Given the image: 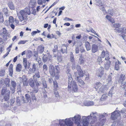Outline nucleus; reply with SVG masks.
I'll list each match as a JSON object with an SVG mask.
<instances>
[{
    "instance_id": "4468645a",
    "label": "nucleus",
    "mask_w": 126,
    "mask_h": 126,
    "mask_svg": "<svg viewBox=\"0 0 126 126\" xmlns=\"http://www.w3.org/2000/svg\"><path fill=\"white\" fill-rule=\"evenodd\" d=\"M12 87H10V89L11 90V93H14L15 92V89L16 86V83L14 80H12L11 82Z\"/></svg>"
},
{
    "instance_id": "052dcab7",
    "label": "nucleus",
    "mask_w": 126,
    "mask_h": 126,
    "mask_svg": "<svg viewBox=\"0 0 126 126\" xmlns=\"http://www.w3.org/2000/svg\"><path fill=\"white\" fill-rule=\"evenodd\" d=\"M54 94L55 95V96L56 97H59V94L57 90H55L54 91Z\"/></svg>"
},
{
    "instance_id": "39448f33",
    "label": "nucleus",
    "mask_w": 126,
    "mask_h": 126,
    "mask_svg": "<svg viewBox=\"0 0 126 126\" xmlns=\"http://www.w3.org/2000/svg\"><path fill=\"white\" fill-rule=\"evenodd\" d=\"M50 63L49 66V72L51 75L54 76L56 73H59L60 72V68L56 66L54 67L53 65Z\"/></svg>"
},
{
    "instance_id": "680f3d73",
    "label": "nucleus",
    "mask_w": 126,
    "mask_h": 126,
    "mask_svg": "<svg viewBox=\"0 0 126 126\" xmlns=\"http://www.w3.org/2000/svg\"><path fill=\"white\" fill-rule=\"evenodd\" d=\"M3 12L4 13L5 15H6L8 14V11L7 10V8H5L3 9Z\"/></svg>"
},
{
    "instance_id": "79ce46f5",
    "label": "nucleus",
    "mask_w": 126,
    "mask_h": 126,
    "mask_svg": "<svg viewBox=\"0 0 126 126\" xmlns=\"http://www.w3.org/2000/svg\"><path fill=\"white\" fill-rule=\"evenodd\" d=\"M79 76H78L77 77V79H76L75 78V79L76 80H77L80 83L81 85H83L84 84V83L83 82V81L81 79H79Z\"/></svg>"
},
{
    "instance_id": "2f4dec72",
    "label": "nucleus",
    "mask_w": 126,
    "mask_h": 126,
    "mask_svg": "<svg viewBox=\"0 0 126 126\" xmlns=\"http://www.w3.org/2000/svg\"><path fill=\"white\" fill-rule=\"evenodd\" d=\"M22 68V66L21 64H18L16 65V70L17 72H20Z\"/></svg>"
},
{
    "instance_id": "c85d7f7f",
    "label": "nucleus",
    "mask_w": 126,
    "mask_h": 126,
    "mask_svg": "<svg viewBox=\"0 0 126 126\" xmlns=\"http://www.w3.org/2000/svg\"><path fill=\"white\" fill-rule=\"evenodd\" d=\"M110 61H106L105 64V68L106 70H108L110 65Z\"/></svg>"
},
{
    "instance_id": "bf43d9fd",
    "label": "nucleus",
    "mask_w": 126,
    "mask_h": 126,
    "mask_svg": "<svg viewBox=\"0 0 126 126\" xmlns=\"http://www.w3.org/2000/svg\"><path fill=\"white\" fill-rule=\"evenodd\" d=\"M121 25L118 23H116L113 25L114 27L116 28H118L121 27Z\"/></svg>"
},
{
    "instance_id": "9d476101",
    "label": "nucleus",
    "mask_w": 126,
    "mask_h": 126,
    "mask_svg": "<svg viewBox=\"0 0 126 126\" xmlns=\"http://www.w3.org/2000/svg\"><path fill=\"white\" fill-rule=\"evenodd\" d=\"M80 116L79 115H76L72 118V120L74 122L75 124L77 125H80Z\"/></svg>"
},
{
    "instance_id": "338daca9",
    "label": "nucleus",
    "mask_w": 126,
    "mask_h": 126,
    "mask_svg": "<svg viewBox=\"0 0 126 126\" xmlns=\"http://www.w3.org/2000/svg\"><path fill=\"white\" fill-rule=\"evenodd\" d=\"M4 23L5 25L7 26H8L10 24V23L9 22V21L7 20H6L4 22Z\"/></svg>"
},
{
    "instance_id": "a18cd8bd",
    "label": "nucleus",
    "mask_w": 126,
    "mask_h": 126,
    "mask_svg": "<svg viewBox=\"0 0 126 126\" xmlns=\"http://www.w3.org/2000/svg\"><path fill=\"white\" fill-rule=\"evenodd\" d=\"M53 84L54 85V88L55 90H57L58 89V86L57 82L56 81L53 82Z\"/></svg>"
},
{
    "instance_id": "f03ea898",
    "label": "nucleus",
    "mask_w": 126,
    "mask_h": 126,
    "mask_svg": "<svg viewBox=\"0 0 126 126\" xmlns=\"http://www.w3.org/2000/svg\"><path fill=\"white\" fill-rule=\"evenodd\" d=\"M31 13L30 9L28 7L21 10L18 12H17V15L21 22L23 23V25L26 23L28 15H30Z\"/></svg>"
},
{
    "instance_id": "7c9ffc66",
    "label": "nucleus",
    "mask_w": 126,
    "mask_h": 126,
    "mask_svg": "<svg viewBox=\"0 0 126 126\" xmlns=\"http://www.w3.org/2000/svg\"><path fill=\"white\" fill-rule=\"evenodd\" d=\"M49 0H38L37 3L39 5H41L46 3V1H48Z\"/></svg>"
},
{
    "instance_id": "49530a36",
    "label": "nucleus",
    "mask_w": 126,
    "mask_h": 126,
    "mask_svg": "<svg viewBox=\"0 0 126 126\" xmlns=\"http://www.w3.org/2000/svg\"><path fill=\"white\" fill-rule=\"evenodd\" d=\"M126 82H122L121 83V87L122 90H124L126 87Z\"/></svg>"
},
{
    "instance_id": "774afa93",
    "label": "nucleus",
    "mask_w": 126,
    "mask_h": 126,
    "mask_svg": "<svg viewBox=\"0 0 126 126\" xmlns=\"http://www.w3.org/2000/svg\"><path fill=\"white\" fill-rule=\"evenodd\" d=\"M119 66L118 64H116L115 66V70H118L119 69Z\"/></svg>"
},
{
    "instance_id": "393cba45",
    "label": "nucleus",
    "mask_w": 126,
    "mask_h": 126,
    "mask_svg": "<svg viewBox=\"0 0 126 126\" xmlns=\"http://www.w3.org/2000/svg\"><path fill=\"white\" fill-rule=\"evenodd\" d=\"M104 68L102 67H100L99 69V72L98 74V77L102 78L104 74Z\"/></svg>"
},
{
    "instance_id": "5fc2aeb1",
    "label": "nucleus",
    "mask_w": 126,
    "mask_h": 126,
    "mask_svg": "<svg viewBox=\"0 0 126 126\" xmlns=\"http://www.w3.org/2000/svg\"><path fill=\"white\" fill-rule=\"evenodd\" d=\"M36 70H38L36 69V65L35 63H33V64L32 68V72H33L34 71Z\"/></svg>"
},
{
    "instance_id": "aec40b11",
    "label": "nucleus",
    "mask_w": 126,
    "mask_h": 126,
    "mask_svg": "<svg viewBox=\"0 0 126 126\" xmlns=\"http://www.w3.org/2000/svg\"><path fill=\"white\" fill-rule=\"evenodd\" d=\"M108 88L109 87L107 85H103L100 88L99 90L101 92H103L107 90Z\"/></svg>"
},
{
    "instance_id": "e2e57ef3",
    "label": "nucleus",
    "mask_w": 126,
    "mask_h": 126,
    "mask_svg": "<svg viewBox=\"0 0 126 126\" xmlns=\"http://www.w3.org/2000/svg\"><path fill=\"white\" fill-rule=\"evenodd\" d=\"M101 10L103 11V13L104 14L107 13L106 10L105 9V8L103 6H102L101 8Z\"/></svg>"
},
{
    "instance_id": "864d4df0",
    "label": "nucleus",
    "mask_w": 126,
    "mask_h": 126,
    "mask_svg": "<svg viewBox=\"0 0 126 126\" xmlns=\"http://www.w3.org/2000/svg\"><path fill=\"white\" fill-rule=\"evenodd\" d=\"M121 30H119L118 31L119 32H123L124 33H126V29L124 28H122L120 29Z\"/></svg>"
},
{
    "instance_id": "3c124183",
    "label": "nucleus",
    "mask_w": 126,
    "mask_h": 126,
    "mask_svg": "<svg viewBox=\"0 0 126 126\" xmlns=\"http://www.w3.org/2000/svg\"><path fill=\"white\" fill-rule=\"evenodd\" d=\"M5 74V72L4 70H0V76H4Z\"/></svg>"
},
{
    "instance_id": "ddd939ff",
    "label": "nucleus",
    "mask_w": 126,
    "mask_h": 126,
    "mask_svg": "<svg viewBox=\"0 0 126 126\" xmlns=\"http://www.w3.org/2000/svg\"><path fill=\"white\" fill-rule=\"evenodd\" d=\"M29 93L28 94H26L25 95V96L26 97V100H25L23 98H24V97H22V98L23 99V101H21V102L22 101L23 103H30L31 102V98L30 97L31 95L30 94V93H29V92H28Z\"/></svg>"
},
{
    "instance_id": "8fccbe9b",
    "label": "nucleus",
    "mask_w": 126,
    "mask_h": 126,
    "mask_svg": "<svg viewBox=\"0 0 126 126\" xmlns=\"http://www.w3.org/2000/svg\"><path fill=\"white\" fill-rule=\"evenodd\" d=\"M3 18L2 14L0 12V22L2 23L3 22Z\"/></svg>"
},
{
    "instance_id": "f704fd0d",
    "label": "nucleus",
    "mask_w": 126,
    "mask_h": 126,
    "mask_svg": "<svg viewBox=\"0 0 126 126\" xmlns=\"http://www.w3.org/2000/svg\"><path fill=\"white\" fill-rule=\"evenodd\" d=\"M44 48L43 46H40L38 47V51L40 53H42L44 50Z\"/></svg>"
},
{
    "instance_id": "a19ab883",
    "label": "nucleus",
    "mask_w": 126,
    "mask_h": 126,
    "mask_svg": "<svg viewBox=\"0 0 126 126\" xmlns=\"http://www.w3.org/2000/svg\"><path fill=\"white\" fill-rule=\"evenodd\" d=\"M42 84L44 88H46L47 87V85L45 80L44 79H42Z\"/></svg>"
},
{
    "instance_id": "a878e982",
    "label": "nucleus",
    "mask_w": 126,
    "mask_h": 126,
    "mask_svg": "<svg viewBox=\"0 0 126 126\" xmlns=\"http://www.w3.org/2000/svg\"><path fill=\"white\" fill-rule=\"evenodd\" d=\"M98 49V47L97 45L94 44L92 46V52L94 53L96 52Z\"/></svg>"
},
{
    "instance_id": "412c9836",
    "label": "nucleus",
    "mask_w": 126,
    "mask_h": 126,
    "mask_svg": "<svg viewBox=\"0 0 126 126\" xmlns=\"http://www.w3.org/2000/svg\"><path fill=\"white\" fill-rule=\"evenodd\" d=\"M94 103L93 101H85L83 103V104L85 106H89L94 105Z\"/></svg>"
},
{
    "instance_id": "0eeeda50",
    "label": "nucleus",
    "mask_w": 126,
    "mask_h": 126,
    "mask_svg": "<svg viewBox=\"0 0 126 126\" xmlns=\"http://www.w3.org/2000/svg\"><path fill=\"white\" fill-rule=\"evenodd\" d=\"M89 116H88L87 117L85 116H83L81 119L82 122L81 125H77V126H88L89 122L88 120Z\"/></svg>"
},
{
    "instance_id": "4be33fe9",
    "label": "nucleus",
    "mask_w": 126,
    "mask_h": 126,
    "mask_svg": "<svg viewBox=\"0 0 126 126\" xmlns=\"http://www.w3.org/2000/svg\"><path fill=\"white\" fill-rule=\"evenodd\" d=\"M36 4V2L35 0H31L29 4V7L33 8L35 7Z\"/></svg>"
},
{
    "instance_id": "c756f323",
    "label": "nucleus",
    "mask_w": 126,
    "mask_h": 126,
    "mask_svg": "<svg viewBox=\"0 0 126 126\" xmlns=\"http://www.w3.org/2000/svg\"><path fill=\"white\" fill-rule=\"evenodd\" d=\"M109 15L111 16H113L114 14V10L112 9H110L108 10V12H107Z\"/></svg>"
},
{
    "instance_id": "e433bc0d",
    "label": "nucleus",
    "mask_w": 126,
    "mask_h": 126,
    "mask_svg": "<svg viewBox=\"0 0 126 126\" xmlns=\"http://www.w3.org/2000/svg\"><path fill=\"white\" fill-rule=\"evenodd\" d=\"M47 100H48L47 101H46V102L47 103H49L50 102L54 103L55 101L54 100V99L52 98H47V99H46Z\"/></svg>"
},
{
    "instance_id": "13d9d810",
    "label": "nucleus",
    "mask_w": 126,
    "mask_h": 126,
    "mask_svg": "<svg viewBox=\"0 0 126 126\" xmlns=\"http://www.w3.org/2000/svg\"><path fill=\"white\" fill-rule=\"evenodd\" d=\"M34 58L35 61H37L38 57V53L37 52H35L34 54Z\"/></svg>"
},
{
    "instance_id": "1a4fd4ad",
    "label": "nucleus",
    "mask_w": 126,
    "mask_h": 126,
    "mask_svg": "<svg viewBox=\"0 0 126 126\" xmlns=\"http://www.w3.org/2000/svg\"><path fill=\"white\" fill-rule=\"evenodd\" d=\"M33 90L32 92H30V94L32 97V100H36V98L35 97L34 93H37L38 91V87H33Z\"/></svg>"
},
{
    "instance_id": "4d7b16f0",
    "label": "nucleus",
    "mask_w": 126,
    "mask_h": 126,
    "mask_svg": "<svg viewBox=\"0 0 126 126\" xmlns=\"http://www.w3.org/2000/svg\"><path fill=\"white\" fill-rule=\"evenodd\" d=\"M43 70L44 72L46 71L47 70V67L46 64H44L43 66Z\"/></svg>"
},
{
    "instance_id": "de8ad7c7",
    "label": "nucleus",
    "mask_w": 126,
    "mask_h": 126,
    "mask_svg": "<svg viewBox=\"0 0 126 126\" xmlns=\"http://www.w3.org/2000/svg\"><path fill=\"white\" fill-rule=\"evenodd\" d=\"M106 55V52L105 51L103 50L101 53L100 57L102 58H104Z\"/></svg>"
},
{
    "instance_id": "9b49d317",
    "label": "nucleus",
    "mask_w": 126,
    "mask_h": 126,
    "mask_svg": "<svg viewBox=\"0 0 126 126\" xmlns=\"http://www.w3.org/2000/svg\"><path fill=\"white\" fill-rule=\"evenodd\" d=\"M19 79L20 83H23V86H25L28 85V82L27 81L26 76L24 75L22 78H20Z\"/></svg>"
},
{
    "instance_id": "5701e85b",
    "label": "nucleus",
    "mask_w": 126,
    "mask_h": 126,
    "mask_svg": "<svg viewBox=\"0 0 126 126\" xmlns=\"http://www.w3.org/2000/svg\"><path fill=\"white\" fill-rule=\"evenodd\" d=\"M60 51L62 52L63 54L64 53H67V46L65 45H62V48Z\"/></svg>"
},
{
    "instance_id": "58836bf2",
    "label": "nucleus",
    "mask_w": 126,
    "mask_h": 126,
    "mask_svg": "<svg viewBox=\"0 0 126 126\" xmlns=\"http://www.w3.org/2000/svg\"><path fill=\"white\" fill-rule=\"evenodd\" d=\"M8 21L10 24L14 23V18L12 16H10L9 17Z\"/></svg>"
},
{
    "instance_id": "f257e3e1",
    "label": "nucleus",
    "mask_w": 126,
    "mask_h": 126,
    "mask_svg": "<svg viewBox=\"0 0 126 126\" xmlns=\"http://www.w3.org/2000/svg\"><path fill=\"white\" fill-rule=\"evenodd\" d=\"M70 71L69 67H67L66 68V71L68 76V91L70 92L72 91L76 92L78 91L77 87L76 82L73 81H72L71 75L70 73Z\"/></svg>"
},
{
    "instance_id": "b1692460",
    "label": "nucleus",
    "mask_w": 126,
    "mask_h": 126,
    "mask_svg": "<svg viewBox=\"0 0 126 126\" xmlns=\"http://www.w3.org/2000/svg\"><path fill=\"white\" fill-rule=\"evenodd\" d=\"M33 79L30 78V79L29 81V85L32 88H33L34 87L35 82L36 80H34Z\"/></svg>"
},
{
    "instance_id": "09e8293b",
    "label": "nucleus",
    "mask_w": 126,
    "mask_h": 126,
    "mask_svg": "<svg viewBox=\"0 0 126 126\" xmlns=\"http://www.w3.org/2000/svg\"><path fill=\"white\" fill-rule=\"evenodd\" d=\"M70 60L71 62H73V64H75V62H74L75 58H74V56H70Z\"/></svg>"
},
{
    "instance_id": "72a5a7b5",
    "label": "nucleus",
    "mask_w": 126,
    "mask_h": 126,
    "mask_svg": "<svg viewBox=\"0 0 126 126\" xmlns=\"http://www.w3.org/2000/svg\"><path fill=\"white\" fill-rule=\"evenodd\" d=\"M10 79L8 78H6L5 80V83L7 86L9 87L10 86L9 82Z\"/></svg>"
},
{
    "instance_id": "a211bd4d",
    "label": "nucleus",
    "mask_w": 126,
    "mask_h": 126,
    "mask_svg": "<svg viewBox=\"0 0 126 126\" xmlns=\"http://www.w3.org/2000/svg\"><path fill=\"white\" fill-rule=\"evenodd\" d=\"M112 126H123V125L119 120L117 119L114 121Z\"/></svg>"
},
{
    "instance_id": "20e7f679",
    "label": "nucleus",
    "mask_w": 126,
    "mask_h": 126,
    "mask_svg": "<svg viewBox=\"0 0 126 126\" xmlns=\"http://www.w3.org/2000/svg\"><path fill=\"white\" fill-rule=\"evenodd\" d=\"M72 69L73 70L76 69L78 71V73L76 72H74V76L76 79L78 76L80 77H83V71L81 70L80 66L79 65H76L75 64L72 65Z\"/></svg>"
},
{
    "instance_id": "f3484780",
    "label": "nucleus",
    "mask_w": 126,
    "mask_h": 126,
    "mask_svg": "<svg viewBox=\"0 0 126 126\" xmlns=\"http://www.w3.org/2000/svg\"><path fill=\"white\" fill-rule=\"evenodd\" d=\"M23 62L25 69H27V68H28L30 66V63L27 62V59L25 58H23Z\"/></svg>"
},
{
    "instance_id": "2eb2a0df",
    "label": "nucleus",
    "mask_w": 126,
    "mask_h": 126,
    "mask_svg": "<svg viewBox=\"0 0 126 126\" xmlns=\"http://www.w3.org/2000/svg\"><path fill=\"white\" fill-rule=\"evenodd\" d=\"M35 75L33 76V79L34 80L37 81L38 79L40 78L39 73L38 70H35L33 72Z\"/></svg>"
},
{
    "instance_id": "6ab92c4d",
    "label": "nucleus",
    "mask_w": 126,
    "mask_h": 126,
    "mask_svg": "<svg viewBox=\"0 0 126 126\" xmlns=\"http://www.w3.org/2000/svg\"><path fill=\"white\" fill-rule=\"evenodd\" d=\"M71 118H70L69 119H66L64 120V124H66L67 126H72L73 125V123L70 119Z\"/></svg>"
},
{
    "instance_id": "6e6552de",
    "label": "nucleus",
    "mask_w": 126,
    "mask_h": 126,
    "mask_svg": "<svg viewBox=\"0 0 126 126\" xmlns=\"http://www.w3.org/2000/svg\"><path fill=\"white\" fill-rule=\"evenodd\" d=\"M42 55L43 56V60L44 62H46L47 60L48 62L49 63L51 64L53 63V62L52 61V60L51 59V55H49L48 56V58L47 57L46 54H43Z\"/></svg>"
},
{
    "instance_id": "7ed1b4c3",
    "label": "nucleus",
    "mask_w": 126,
    "mask_h": 126,
    "mask_svg": "<svg viewBox=\"0 0 126 126\" xmlns=\"http://www.w3.org/2000/svg\"><path fill=\"white\" fill-rule=\"evenodd\" d=\"M98 121L93 119L90 122V124H92L91 126H102L105 124L106 118L105 115H101L99 116Z\"/></svg>"
},
{
    "instance_id": "473e14b6",
    "label": "nucleus",
    "mask_w": 126,
    "mask_h": 126,
    "mask_svg": "<svg viewBox=\"0 0 126 126\" xmlns=\"http://www.w3.org/2000/svg\"><path fill=\"white\" fill-rule=\"evenodd\" d=\"M108 96V94H104L102 95L101 98L100 99V100L101 101L105 100L107 98Z\"/></svg>"
},
{
    "instance_id": "c03bdc74",
    "label": "nucleus",
    "mask_w": 126,
    "mask_h": 126,
    "mask_svg": "<svg viewBox=\"0 0 126 126\" xmlns=\"http://www.w3.org/2000/svg\"><path fill=\"white\" fill-rule=\"evenodd\" d=\"M16 102L17 105H20L21 104L20 100V97H17L16 98Z\"/></svg>"
},
{
    "instance_id": "69168bd1",
    "label": "nucleus",
    "mask_w": 126,
    "mask_h": 126,
    "mask_svg": "<svg viewBox=\"0 0 126 126\" xmlns=\"http://www.w3.org/2000/svg\"><path fill=\"white\" fill-rule=\"evenodd\" d=\"M35 86L37 87L38 88L39 86H40V84L39 83V82L38 81H36L35 82Z\"/></svg>"
},
{
    "instance_id": "0e129e2a",
    "label": "nucleus",
    "mask_w": 126,
    "mask_h": 126,
    "mask_svg": "<svg viewBox=\"0 0 126 126\" xmlns=\"http://www.w3.org/2000/svg\"><path fill=\"white\" fill-rule=\"evenodd\" d=\"M7 32V30L6 29V28H2V33L4 34H5Z\"/></svg>"
},
{
    "instance_id": "cd10ccee",
    "label": "nucleus",
    "mask_w": 126,
    "mask_h": 126,
    "mask_svg": "<svg viewBox=\"0 0 126 126\" xmlns=\"http://www.w3.org/2000/svg\"><path fill=\"white\" fill-rule=\"evenodd\" d=\"M125 79V75L123 74H121L120 76V78L118 82L119 83L124 82L123 81Z\"/></svg>"
},
{
    "instance_id": "37998d69",
    "label": "nucleus",
    "mask_w": 126,
    "mask_h": 126,
    "mask_svg": "<svg viewBox=\"0 0 126 126\" xmlns=\"http://www.w3.org/2000/svg\"><path fill=\"white\" fill-rule=\"evenodd\" d=\"M105 60L106 61H109V60L110 59L109 57V52L107 51L106 52V55L105 56Z\"/></svg>"
},
{
    "instance_id": "423d86ee",
    "label": "nucleus",
    "mask_w": 126,
    "mask_h": 126,
    "mask_svg": "<svg viewBox=\"0 0 126 126\" xmlns=\"http://www.w3.org/2000/svg\"><path fill=\"white\" fill-rule=\"evenodd\" d=\"M10 91L9 90H7L6 87H3L1 90V94L4 95V99L6 101H7L9 98V94Z\"/></svg>"
},
{
    "instance_id": "4c0bfd02",
    "label": "nucleus",
    "mask_w": 126,
    "mask_h": 126,
    "mask_svg": "<svg viewBox=\"0 0 126 126\" xmlns=\"http://www.w3.org/2000/svg\"><path fill=\"white\" fill-rule=\"evenodd\" d=\"M8 6L11 10H14V6L12 2H9L8 3Z\"/></svg>"
},
{
    "instance_id": "603ef678",
    "label": "nucleus",
    "mask_w": 126,
    "mask_h": 126,
    "mask_svg": "<svg viewBox=\"0 0 126 126\" xmlns=\"http://www.w3.org/2000/svg\"><path fill=\"white\" fill-rule=\"evenodd\" d=\"M112 73H110L109 75L108 78L107 79V81L108 82H109L111 81Z\"/></svg>"
},
{
    "instance_id": "dca6fc26",
    "label": "nucleus",
    "mask_w": 126,
    "mask_h": 126,
    "mask_svg": "<svg viewBox=\"0 0 126 126\" xmlns=\"http://www.w3.org/2000/svg\"><path fill=\"white\" fill-rule=\"evenodd\" d=\"M82 45V43L80 41H78L76 42V44L75 45V52L76 54L78 53L79 52V47H81Z\"/></svg>"
},
{
    "instance_id": "c9c22d12",
    "label": "nucleus",
    "mask_w": 126,
    "mask_h": 126,
    "mask_svg": "<svg viewBox=\"0 0 126 126\" xmlns=\"http://www.w3.org/2000/svg\"><path fill=\"white\" fill-rule=\"evenodd\" d=\"M59 124L60 126H67V125L64 124V119L60 120L59 121Z\"/></svg>"
},
{
    "instance_id": "ea45409f",
    "label": "nucleus",
    "mask_w": 126,
    "mask_h": 126,
    "mask_svg": "<svg viewBox=\"0 0 126 126\" xmlns=\"http://www.w3.org/2000/svg\"><path fill=\"white\" fill-rule=\"evenodd\" d=\"M79 63L80 64H83L84 63V58L82 56H80L79 59Z\"/></svg>"
},
{
    "instance_id": "f8f14e48",
    "label": "nucleus",
    "mask_w": 126,
    "mask_h": 126,
    "mask_svg": "<svg viewBox=\"0 0 126 126\" xmlns=\"http://www.w3.org/2000/svg\"><path fill=\"white\" fill-rule=\"evenodd\" d=\"M121 113V111L118 112L117 111H114L113 112L111 113V119L113 120L116 119L118 117L120 116Z\"/></svg>"
},
{
    "instance_id": "6e6d98bb",
    "label": "nucleus",
    "mask_w": 126,
    "mask_h": 126,
    "mask_svg": "<svg viewBox=\"0 0 126 126\" xmlns=\"http://www.w3.org/2000/svg\"><path fill=\"white\" fill-rule=\"evenodd\" d=\"M28 40H21L18 43V44H25L26 42H27Z\"/></svg>"
},
{
    "instance_id": "bb28decb",
    "label": "nucleus",
    "mask_w": 126,
    "mask_h": 126,
    "mask_svg": "<svg viewBox=\"0 0 126 126\" xmlns=\"http://www.w3.org/2000/svg\"><path fill=\"white\" fill-rule=\"evenodd\" d=\"M84 45L87 51H89L91 50V47L89 42H86Z\"/></svg>"
}]
</instances>
